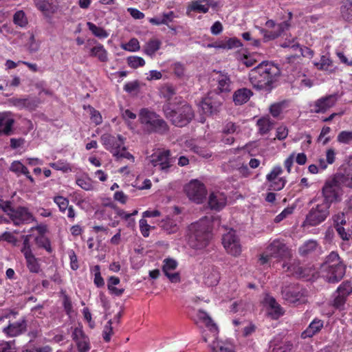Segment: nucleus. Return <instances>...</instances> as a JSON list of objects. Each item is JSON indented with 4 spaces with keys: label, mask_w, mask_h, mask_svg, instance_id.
I'll list each match as a JSON object with an SVG mask.
<instances>
[{
    "label": "nucleus",
    "mask_w": 352,
    "mask_h": 352,
    "mask_svg": "<svg viewBox=\"0 0 352 352\" xmlns=\"http://www.w3.org/2000/svg\"><path fill=\"white\" fill-rule=\"evenodd\" d=\"M27 331V320L25 317L14 322H10L4 327L3 332L9 337H16Z\"/></svg>",
    "instance_id": "22"
},
{
    "label": "nucleus",
    "mask_w": 352,
    "mask_h": 352,
    "mask_svg": "<svg viewBox=\"0 0 352 352\" xmlns=\"http://www.w3.org/2000/svg\"><path fill=\"white\" fill-rule=\"evenodd\" d=\"M252 95L253 92L249 89H239L234 92L233 101L236 105H242L246 103Z\"/></svg>",
    "instance_id": "29"
},
{
    "label": "nucleus",
    "mask_w": 352,
    "mask_h": 352,
    "mask_svg": "<svg viewBox=\"0 0 352 352\" xmlns=\"http://www.w3.org/2000/svg\"><path fill=\"white\" fill-rule=\"evenodd\" d=\"M220 276L218 270L214 267L209 268L204 275V283L209 287L216 285L219 280Z\"/></svg>",
    "instance_id": "32"
},
{
    "label": "nucleus",
    "mask_w": 352,
    "mask_h": 352,
    "mask_svg": "<svg viewBox=\"0 0 352 352\" xmlns=\"http://www.w3.org/2000/svg\"><path fill=\"white\" fill-rule=\"evenodd\" d=\"M222 243L228 254L234 256L241 254L242 251L241 245L235 231L232 229L223 234Z\"/></svg>",
    "instance_id": "13"
},
{
    "label": "nucleus",
    "mask_w": 352,
    "mask_h": 352,
    "mask_svg": "<svg viewBox=\"0 0 352 352\" xmlns=\"http://www.w3.org/2000/svg\"><path fill=\"white\" fill-rule=\"evenodd\" d=\"M35 241L39 247L44 248L48 252H52L51 243L48 238L42 235L36 237Z\"/></svg>",
    "instance_id": "55"
},
{
    "label": "nucleus",
    "mask_w": 352,
    "mask_h": 352,
    "mask_svg": "<svg viewBox=\"0 0 352 352\" xmlns=\"http://www.w3.org/2000/svg\"><path fill=\"white\" fill-rule=\"evenodd\" d=\"M165 117L170 120L173 124L182 127L188 124L194 117L192 107L186 102H181L179 106L175 109L170 103L163 107Z\"/></svg>",
    "instance_id": "4"
},
{
    "label": "nucleus",
    "mask_w": 352,
    "mask_h": 352,
    "mask_svg": "<svg viewBox=\"0 0 352 352\" xmlns=\"http://www.w3.org/2000/svg\"><path fill=\"white\" fill-rule=\"evenodd\" d=\"M226 200V196L223 192H212L209 195L208 205L212 210H220L225 207Z\"/></svg>",
    "instance_id": "23"
},
{
    "label": "nucleus",
    "mask_w": 352,
    "mask_h": 352,
    "mask_svg": "<svg viewBox=\"0 0 352 352\" xmlns=\"http://www.w3.org/2000/svg\"><path fill=\"white\" fill-rule=\"evenodd\" d=\"M329 208L330 207L327 204H317L309 211L305 223L311 226H316L320 224L329 215Z\"/></svg>",
    "instance_id": "7"
},
{
    "label": "nucleus",
    "mask_w": 352,
    "mask_h": 352,
    "mask_svg": "<svg viewBox=\"0 0 352 352\" xmlns=\"http://www.w3.org/2000/svg\"><path fill=\"white\" fill-rule=\"evenodd\" d=\"M243 45L240 40L236 38H230L226 41H221L219 43H215L213 46L216 48L221 49H233L241 47Z\"/></svg>",
    "instance_id": "37"
},
{
    "label": "nucleus",
    "mask_w": 352,
    "mask_h": 352,
    "mask_svg": "<svg viewBox=\"0 0 352 352\" xmlns=\"http://www.w3.org/2000/svg\"><path fill=\"white\" fill-rule=\"evenodd\" d=\"M218 6L216 0H196L193 1L187 8V14L189 15L191 12L199 13H207L210 8H215Z\"/></svg>",
    "instance_id": "21"
},
{
    "label": "nucleus",
    "mask_w": 352,
    "mask_h": 352,
    "mask_svg": "<svg viewBox=\"0 0 352 352\" xmlns=\"http://www.w3.org/2000/svg\"><path fill=\"white\" fill-rule=\"evenodd\" d=\"M30 237L31 235H25L23 236V246L21 250V252L23 253V256H26L27 254H32L31 245H30Z\"/></svg>",
    "instance_id": "58"
},
{
    "label": "nucleus",
    "mask_w": 352,
    "mask_h": 352,
    "mask_svg": "<svg viewBox=\"0 0 352 352\" xmlns=\"http://www.w3.org/2000/svg\"><path fill=\"white\" fill-rule=\"evenodd\" d=\"M322 270L325 273L324 276L327 281L331 283L339 282L345 274V266L336 252H331L326 257Z\"/></svg>",
    "instance_id": "5"
},
{
    "label": "nucleus",
    "mask_w": 352,
    "mask_h": 352,
    "mask_svg": "<svg viewBox=\"0 0 352 352\" xmlns=\"http://www.w3.org/2000/svg\"><path fill=\"white\" fill-rule=\"evenodd\" d=\"M10 102L19 109H34L36 107V101L29 98H12L10 99Z\"/></svg>",
    "instance_id": "33"
},
{
    "label": "nucleus",
    "mask_w": 352,
    "mask_h": 352,
    "mask_svg": "<svg viewBox=\"0 0 352 352\" xmlns=\"http://www.w3.org/2000/svg\"><path fill=\"white\" fill-rule=\"evenodd\" d=\"M85 48L89 49V56L97 58L98 60L102 63L108 61V52L103 45L100 43L96 39L87 40Z\"/></svg>",
    "instance_id": "20"
},
{
    "label": "nucleus",
    "mask_w": 352,
    "mask_h": 352,
    "mask_svg": "<svg viewBox=\"0 0 352 352\" xmlns=\"http://www.w3.org/2000/svg\"><path fill=\"white\" fill-rule=\"evenodd\" d=\"M266 250L267 254H270L272 258L284 259L291 256L290 250L287 246L279 239L272 241Z\"/></svg>",
    "instance_id": "18"
},
{
    "label": "nucleus",
    "mask_w": 352,
    "mask_h": 352,
    "mask_svg": "<svg viewBox=\"0 0 352 352\" xmlns=\"http://www.w3.org/2000/svg\"><path fill=\"white\" fill-rule=\"evenodd\" d=\"M324 327V321L315 318L314 319L307 329L303 331L301 333V338L302 339L312 338L316 334L318 333Z\"/></svg>",
    "instance_id": "25"
},
{
    "label": "nucleus",
    "mask_w": 352,
    "mask_h": 352,
    "mask_svg": "<svg viewBox=\"0 0 352 352\" xmlns=\"http://www.w3.org/2000/svg\"><path fill=\"white\" fill-rule=\"evenodd\" d=\"M194 320L195 324L200 328L205 327L210 331L212 339H217L218 333L217 326L206 311L199 310Z\"/></svg>",
    "instance_id": "15"
},
{
    "label": "nucleus",
    "mask_w": 352,
    "mask_h": 352,
    "mask_svg": "<svg viewBox=\"0 0 352 352\" xmlns=\"http://www.w3.org/2000/svg\"><path fill=\"white\" fill-rule=\"evenodd\" d=\"M128 65L133 69L142 67L145 65V60L140 56H132L127 58Z\"/></svg>",
    "instance_id": "51"
},
{
    "label": "nucleus",
    "mask_w": 352,
    "mask_h": 352,
    "mask_svg": "<svg viewBox=\"0 0 352 352\" xmlns=\"http://www.w3.org/2000/svg\"><path fill=\"white\" fill-rule=\"evenodd\" d=\"M293 43L292 45H288L286 43H284L281 45L282 47H292V48H294V49H296V48H300V53H301V55L304 57H308V58H311L314 55V52L313 51L308 48V47H299V45L296 43L294 42V41H293L292 42Z\"/></svg>",
    "instance_id": "45"
},
{
    "label": "nucleus",
    "mask_w": 352,
    "mask_h": 352,
    "mask_svg": "<svg viewBox=\"0 0 352 352\" xmlns=\"http://www.w3.org/2000/svg\"><path fill=\"white\" fill-rule=\"evenodd\" d=\"M223 97L216 91H210L201 102V107L204 113L212 115L220 111Z\"/></svg>",
    "instance_id": "10"
},
{
    "label": "nucleus",
    "mask_w": 352,
    "mask_h": 352,
    "mask_svg": "<svg viewBox=\"0 0 352 352\" xmlns=\"http://www.w3.org/2000/svg\"><path fill=\"white\" fill-rule=\"evenodd\" d=\"M323 202L331 207L332 203L340 200L342 190L340 184L334 177L331 180L327 181L322 189Z\"/></svg>",
    "instance_id": "6"
},
{
    "label": "nucleus",
    "mask_w": 352,
    "mask_h": 352,
    "mask_svg": "<svg viewBox=\"0 0 352 352\" xmlns=\"http://www.w3.org/2000/svg\"><path fill=\"white\" fill-rule=\"evenodd\" d=\"M50 166L56 170H61L63 173L72 171V167L66 161L60 160L56 162L50 163Z\"/></svg>",
    "instance_id": "44"
},
{
    "label": "nucleus",
    "mask_w": 352,
    "mask_h": 352,
    "mask_svg": "<svg viewBox=\"0 0 352 352\" xmlns=\"http://www.w3.org/2000/svg\"><path fill=\"white\" fill-rule=\"evenodd\" d=\"M256 124L261 135L267 134L273 127L274 122L267 117H263L257 120Z\"/></svg>",
    "instance_id": "36"
},
{
    "label": "nucleus",
    "mask_w": 352,
    "mask_h": 352,
    "mask_svg": "<svg viewBox=\"0 0 352 352\" xmlns=\"http://www.w3.org/2000/svg\"><path fill=\"white\" fill-rule=\"evenodd\" d=\"M13 22L15 25L23 28L28 24V19L23 11H17L13 16Z\"/></svg>",
    "instance_id": "47"
},
{
    "label": "nucleus",
    "mask_w": 352,
    "mask_h": 352,
    "mask_svg": "<svg viewBox=\"0 0 352 352\" xmlns=\"http://www.w3.org/2000/svg\"><path fill=\"white\" fill-rule=\"evenodd\" d=\"M265 302L270 309L269 314L273 318H278L283 314L282 308L273 297L269 296H266Z\"/></svg>",
    "instance_id": "31"
},
{
    "label": "nucleus",
    "mask_w": 352,
    "mask_h": 352,
    "mask_svg": "<svg viewBox=\"0 0 352 352\" xmlns=\"http://www.w3.org/2000/svg\"><path fill=\"white\" fill-rule=\"evenodd\" d=\"M239 129V126L235 123L232 122H227L225 123L222 132L225 134H232L237 132Z\"/></svg>",
    "instance_id": "64"
},
{
    "label": "nucleus",
    "mask_w": 352,
    "mask_h": 352,
    "mask_svg": "<svg viewBox=\"0 0 352 352\" xmlns=\"http://www.w3.org/2000/svg\"><path fill=\"white\" fill-rule=\"evenodd\" d=\"M335 178L340 185L352 188V166L346 167L342 173H338Z\"/></svg>",
    "instance_id": "30"
},
{
    "label": "nucleus",
    "mask_w": 352,
    "mask_h": 352,
    "mask_svg": "<svg viewBox=\"0 0 352 352\" xmlns=\"http://www.w3.org/2000/svg\"><path fill=\"white\" fill-rule=\"evenodd\" d=\"M76 182L78 186L85 190H91L94 189L92 180L87 177H78Z\"/></svg>",
    "instance_id": "48"
},
{
    "label": "nucleus",
    "mask_w": 352,
    "mask_h": 352,
    "mask_svg": "<svg viewBox=\"0 0 352 352\" xmlns=\"http://www.w3.org/2000/svg\"><path fill=\"white\" fill-rule=\"evenodd\" d=\"M24 257L29 271L32 273L38 274L41 271L38 259L35 257L33 253L27 254L26 256H24Z\"/></svg>",
    "instance_id": "35"
},
{
    "label": "nucleus",
    "mask_w": 352,
    "mask_h": 352,
    "mask_svg": "<svg viewBox=\"0 0 352 352\" xmlns=\"http://www.w3.org/2000/svg\"><path fill=\"white\" fill-rule=\"evenodd\" d=\"M286 107L287 101L285 100L276 102L270 106V112L274 118H277Z\"/></svg>",
    "instance_id": "43"
},
{
    "label": "nucleus",
    "mask_w": 352,
    "mask_h": 352,
    "mask_svg": "<svg viewBox=\"0 0 352 352\" xmlns=\"http://www.w3.org/2000/svg\"><path fill=\"white\" fill-rule=\"evenodd\" d=\"M215 80L217 82V89L219 94H228L232 90V81L228 74L219 72L217 73Z\"/></svg>",
    "instance_id": "24"
},
{
    "label": "nucleus",
    "mask_w": 352,
    "mask_h": 352,
    "mask_svg": "<svg viewBox=\"0 0 352 352\" xmlns=\"http://www.w3.org/2000/svg\"><path fill=\"white\" fill-rule=\"evenodd\" d=\"M160 93L163 98L167 100H170L176 94L175 87L171 85H166L163 86L160 90Z\"/></svg>",
    "instance_id": "50"
},
{
    "label": "nucleus",
    "mask_w": 352,
    "mask_h": 352,
    "mask_svg": "<svg viewBox=\"0 0 352 352\" xmlns=\"http://www.w3.org/2000/svg\"><path fill=\"white\" fill-rule=\"evenodd\" d=\"M318 247V243L315 240H309L299 248V253L302 256H306L314 251Z\"/></svg>",
    "instance_id": "41"
},
{
    "label": "nucleus",
    "mask_w": 352,
    "mask_h": 352,
    "mask_svg": "<svg viewBox=\"0 0 352 352\" xmlns=\"http://www.w3.org/2000/svg\"><path fill=\"white\" fill-rule=\"evenodd\" d=\"M314 65L320 70H328L329 67L332 65V60L327 56H322L320 60Z\"/></svg>",
    "instance_id": "53"
},
{
    "label": "nucleus",
    "mask_w": 352,
    "mask_h": 352,
    "mask_svg": "<svg viewBox=\"0 0 352 352\" xmlns=\"http://www.w3.org/2000/svg\"><path fill=\"white\" fill-rule=\"evenodd\" d=\"M351 292V284L349 282H343L333 293L331 305L337 309H344L346 298Z\"/></svg>",
    "instance_id": "14"
},
{
    "label": "nucleus",
    "mask_w": 352,
    "mask_h": 352,
    "mask_svg": "<svg viewBox=\"0 0 352 352\" xmlns=\"http://www.w3.org/2000/svg\"><path fill=\"white\" fill-rule=\"evenodd\" d=\"M162 228L168 234L175 233L179 229L178 221L167 217L162 221Z\"/></svg>",
    "instance_id": "40"
},
{
    "label": "nucleus",
    "mask_w": 352,
    "mask_h": 352,
    "mask_svg": "<svg viewBox=\"0 0 352 352\" xmlns=\"http://www.w3.org/2000/svg\"><path fill=\"white\" fill-rule=\"evenodd\" d=\"M10 170L19 175H28V169L25 167L21 162L19 161H14L10 167Z\"/></svg>",
    "instance_id": "46"
},
{
    "label": "nucleus",
    "mask_w": 352,
    "mask_h": 352,
    "mask_svg": "<svg viewBox=\"0 0 352 352\" xmlns=\"http://www.w3.org/2000/svg\"><path fill=\"white\" fill-rule=\"evenodd\" d=\"M78 352H88L90 349L89 338L76 342Z\"/></svg>",
    "instance_id": "61"
},
{
    "label": "nucleus",
    "mask_w": 352,
    "mask_h": 352,
    "mask_svg": "<svg viewBox=\"0 0 352 352\" xmlns=\"http://www.w3.org/2000/svg\"><path fill=\"white\" fill-rule=\"evenodd\" d=\"M223 97L216 91H210L201 102V107L204 113L212 115L220 111Z\"/></svg>",
    "instance_id": "11"
},
{
    "label": "nucleus",
    "mask_w": 352,
    "mask_h": 352,
    "mask_svg": "<svg viewBox=\"0 0 352 352\" xmlns=\"http://www.w3.org/2000/svg\"><path fill=\"white\" fill-rule=\"evenodd\" d=\"M72 339L74 342H77L83 339H86L88 336L85 335L82 330V326L79 324L78 327H76L74 329L72 335Z\"/></svg>",
    "instance_id": "59"
},
{
    "label": "nucleus",
    "mask_w": 352,
    "mask_h": 352,
    "mask_svg": "<svg viewBox=\"0 0 352 352\" xmlns=\"http://www.w3.org/2000/svg\"><path fill=\"white\" fill-rule=\"evenodd\" d=\"M338 100L337 94H330L321 97L310 104L311 111L316 113H324L333 107Z\"/></svg>",
    "instance_id": "17"
},
{
    "label": "nucleus",
    "mask_w": 352,
    "mask_h": 352,
    "mask_svg": "<svg viewBox=\"0 0 352 352\" xmlns=\"http://www.w3.org/2000/svg\"><path fill=\"white\" fill-rule=\"evenodd\" d=\"M122 48L129 52H136L140 48L137 38H131L127 43L123 44Z\"/></svg>",
    "instance_id": "56"
},
{
    "label": "nucleus",
    "mask_w": 352,
    "mask_h": 352,
    "mask_svg": "<svg viewBox=\"0 0 352 352\" xmlns=\"http://www.w3.org/2000/svg\"><path fill=\"white\" fill-rule=\"evenodd\" d=\"M270 188L274 190H280L286 184V179L283 177L270 181Z\"/></svg>",
    "instance_id": "63"
},
{
    "label": "nucleus",
    "mask_w": 352,
    "mask_h": 352,
    "mask_svg": "<svg viewBox=\"0 0 352 352\" xmlns=\"http://www.w3.org/2000/svg\"><path fill=\"white\" fill-rule=\"evenodd\" d=\"M295 207L294 206H289L285 208L279 214H278L275 219L274 221L276 223H279L285 219L289 215L292 214L294 212Z\"/></svg>",
    "instance_id": "62"
},
{
    "label": "nucleus",
    "mask_w": 352,
    "mask_h": 352,
    "mask_svg": "<svg viewBox=\"0 0 352 352\" xmlns=\"http://www.w3.org/2000/svg\"><path fill=\"white\" fill-rule=\"evenodd\" d=\"M150 163L156 170L167 173L173 161L168 150L158 151L148 157Z\"/></svg>",
    "instance_id": "12"
},
{
    "label": "nucleus",
    "mask_w": 352,
    "mask_h": 352,
    "mask_svg": "<svg viewBox=\"0 0 352 352\" xmlns=\"http://www.w3.org/2000/svg\"><path fill=\"white\" fill-rule=\"evenodd\" d=\"M54 203L58 206L60 212L65 213L69 206V200L63 196H56L53 198Z\"/></svg>",
    "instance_id": "49"
},
{
    "label": "nucleus",
    "mask_w": 352,
    "mask_h": 352,
    "mask_svg": "<svg viewBox=\"0 0 352 352\" xmlns=\"http://www.w3.org/2000/svg\"><path fill=\"white\" fill-rule=\"evenodd\" d=\"M289 26V24L287 21H283L280 23L278 24L276 30H267L261 28L260 32L261 34L263 36V39L265 41H268L270 40H274L276 38L278 37L285 30H287Z\"/></svg>",
    "instance_id": "26"
},
{
    "label": "nucleus",
    "mask_w": 352,
    "mask_h": 352,
    "mask_svg": "<svg viewBox=\"0 0 352 352\" xmlns=\"http://www.w3.org/2000/svg\"><path fill=\"white\" fill-rule=\"evenodd\" d=\"M10 218L15 226L36 221L32 214L25 207H18L9 213Z\"/></svg>",
    "instance_id": "19"
},
{
    "label": "nucleus",
    "mask_w": 352,
    "mask_h": 352,
    "mask_svg": "<svg viewBox=\"0 0 352 352\" xmlns=\"http://www.w3.org/2000/svg\"><path fill=\"white\" fill-rule=\"evenodd\" d=\"M92 272L94 275V284L98 287H103L104 285V281L102 277L101 276L100 266L98 265H95L92 269Z\"/></svg>",
    "instance_id": "52"
},
{
    "label": "nucleus",
    "mask_w": 352,
    "mask_h": 352,
    "mask_svg": "<svg viewBox=\"0 0 352 352\" xmlns=\"http://www.w3.org/2000/svg\"><path fill=\"white\" fill-rule=\"evenodd\" d=\"M87 26L92 34L100 39L106 38L109 36V33L104 28L98 27L91 22H87Z\"/></svg>",
    "instance_id": "39"
},
{
    "label": "nucleus",
    "mask_w": 352,
    "mask_h": 352,
    "mask_svg": "<svg viewBox=\"0 0 352 352\" xmlns=\"http://www.w3.org/2000/svg\"><path fill=\"white\" fill-rule=\"evenodd\" d=\"M162 42L157 38L149 40L144 47V52L149 56L155 55V52L160 48Z\"/></svg>",
    "instance_id": "34"
},
{
    "label": "nucleus",
    "mask_w": 352,
    "mask_h": 352,
    "mask_svg": "<svg viewBox=\"0 0 352 352\" xmlns=\"http://www.w3.org/2000/svg\"><path fill=\"white\" fill-rule=\"evenodd\" d=\"M14 120L8 113L0 114V135H9L12 132Z\"/></svg>",
    "instance_id": "28"
},
{
    "label": "nucleus",
    "mask_w": 352,
    "mask_h": 352,
    "mask_svg": "<svg viewBox=\"0 0 352 352\" xmlns=\"http://www.w3.org/2000/svg\"><path fill=\"white\" fill-rule=\"evenodd\" d=\"M282 296L288 303L300 304L306 302L307 292L300 285H294L283 288Z\"/></svg>",
    "instance_id": "9"
},
{
    "label": "nucleus",
    "mask_w": 352,
    "mask_h": 352,
    "mask_svg": "<svg viewBox=\"0 0 352 352\" xmlns=\"http://www.w3.org/2000/svg\"><path fill=\"white\" fill-rule=\"evenodd\" d=\"M341 17L345 21L352 20V0H344L340 6Z\"/></svg>",
    "instance_id": "38"
},
{
    "label": "nucleus",
    "mask_w": 352,
    "mask_h": 352,
    "mask_svg": "<svg viewBox=\"0 0 352 352\" xmlns=\"http://www.w3.org/2000/svg\"><path fill=\"white\" fill-rule=\"evenodd\" d=\"M101 141L105 148L109 151L114 157L118 155L122 150V147L124 146V138L120 135L115 137L109 134H104L101 136Z\"/></svg>",
    "instance_id": "16"
},
{
    "label": "nucleus",
    "mask_w": 352,
    "mask_h": 352,
    "mask_svg": "<svg viewBox=\"0 0 352 352\" xmlns=\"http://www.w3.org/2000/svg\"><path fill=\"white\" fill-rule=\"evenodd\" d=\"M212 343L210 344V346L212 351H215L217 348L219 349L220 352H235L234 346L230 342H221L216 341L214 339Z\"/></svg>",
    "instance_id": "42"
},
{
    "label": "nucleus",
    "mask_w": 352,
    "mask_h": 352,
    "mask_svg": "<svg viewBox=\"0 0 352 352\" xmlns=\"http://www.w3.org/2000/svg\"><path fill=\"white\" fill-rule=\"evenodd\" d=\"M212 225L209 217H205L189 226L188 244L195 250L206 248L212 237Z\"/></svg>",
    "instance_id": "2"
},
{
    "label": "nucleus",
    "mask_w": 352,
    "mask_h": 352,
    "mask_svg": "<svg viewBox=\"0 0 352 352\" xmlns=\"http://www.w3.org/2000/svg\"><path fill=\"white\" fill-rule=\"evenodd\" d=\"M177 267V263L172 258H166L164 261L163 272L164 274L174 271Z\"/></svg>",
    "instance_id": "57"
},
{
    "label": "nucleus",
    "mask_w": 352,
    "mask_h": 352,
    "mask_svg": "<svg viewBox=\"0 0 352 352\" xmlns=\"http://www.w3.org/2000/svg\"><path fill=\"white\" fill-rule=\"evenodd\" d=\"M278 66L271 63L263 62L253 68L249 73V79L252 85L258 90L270 91L272 84L280 76Z\"/></svg>",
    "instance_id": "1"
},
{
    "label": "nucleus",
    "mask_w": 352,
    "mask_h": 352,
    "mask_svg": "<svg viewBox=\"0 0 352 352\" xmlns=\"http://www.w3.org/2000/svg\"><path fill=\"white\" fill-rule=\"evenodd\" d=\"M338 142L349 144L352 142V131H342L338 135Z\"/></svg>",
    "instance_id": "54"
},
{
    "label": "nucleus",
    "mask_w": 352,
    "mask_h": 352,
    "mask_svg": "<svg viewBox=\"0 0 352 352\" xmlns=\"http://www.w3.org/2000/svg\"><path fill=\"white\" fill-rule=\"evenodd\" d=\"M28 50L30 53L36 52L40 47V43L38 41L36 40L33 34H31L29 41L27 43Z\"/></svg>",
    "instance_id": "60"
},
{
    "label": "nucleus",
    "mask_w": 352,
    "mask_h": 352,
    "mask_svg": "<svg viewBox=\"0 0 352 352\" xmlns=\"http://www.w3.org/2000/svg\"><path fill=\"white\" fill-rule=\"evenodd\" d=\"M36 8L47 17H51L57 10V6L51 0H35Z\"/></svg>",
    "instance_id": "27"
},
{
    "label": "nucleus",
    "mask_w": 352,
    "mask_h": 352,
    "mask_svg": "<svg viewBox=\"0 0 352 352\" xmlns=\"http://www.w3.org/2000/svg\"><path fill=\"white\" fill-rule=\"evenodd\" d=\"M187 197L197 204H201L206 197L207 190L203 183L192 179L184 187Z\"/></svg>",
    "instance_id": "8"
},
{
    "label": "nucleus",
    "mask_w": 352,
    "mask_h": 352,
    "mask_svg": "<svg viewBox=\"0 0 352 352\" xmlns=\"http://www.w3.org/2000/svg\"><path fill=\"white\" fill-rule=\"evenodd\" d=\"M138 116L144 131L147 133H156L162 135L169 130L166 121L160 115L148 108L141 109Z\"/></svg>",
    "instance_id": "3"
}]
</instances>
